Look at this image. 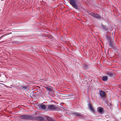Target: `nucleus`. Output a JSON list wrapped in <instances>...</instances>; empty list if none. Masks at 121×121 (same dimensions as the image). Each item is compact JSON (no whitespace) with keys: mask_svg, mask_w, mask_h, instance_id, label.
<instances>
[{"mask_svg":"<svg viewBox=\"0 0 121 121\" xmlns=\"http://www.w3.org/2000/svg\"><path fill=\"white\" fill-rule=\"evenodd\" d=\"M9 33H7L6 34H4V35L5 36L7 35H8L9 34Z\"/></svg>","mask_w":121,"mask_h":121,"instance_id":"nucleus-20","label":"nucleus"},{"mask_svg":"<svg viewBox=\"0 0 121 121\" xmlns=\"http://www.w3.org/2000/svg\"><path fill=\"white\" fill-rule=\"evenodd\" d=\"M69 3L75 9H78V6L77 5V2L76 0H69Z\"/></svg>","mask_w":121,"mask_h":121,"instance_id":"nucleus-3","label":"nucleus"},{"mask_svg":"<svg viewBox=\"0 0 121 121\" xmlns=\"http://www.w3.org/2000/svg\"><path fill=\"white\" fill-rule=\"evenodd\" d=\"M88 108L91 111L93 112H94V110L91 104H90L88 105Z\"/></svg>","mask_w":121,"mask_h":121,"instance_id":"nucleus-10","label":"nucleus"},{"mask_svg":"<svg viewBox=\"0 0 121 121\" xmlns=\"http://www.w3.org/2000/svg\"><path fill=\"white\" fill-rule=\"evenodd\" d=\"M45 119L43 117H33L32 115V121L36 120L39 121H44Z\"/></svg>","mask_w":121,"mask_h":121,"instance_id":"nucleus-4","label":"nucleus"},{"mask_svg":"<svg viewBox=\"0 0 121 121\" xmlns=\"http://www.w3.org/2000/svg\"><path fill=\"white\" fill-rule=\"evenodd\" d=\"M107 36H108L107 35L106 36V37H107Z\"/></svg>","mask_w":121,"mask_h":121,"instance_id":"nucleus-23","label":"nucleus"},{"mask_svg":"<svg viewBox=\"0 0 121 121\" xmlns=\"http://www.w3.org/2000/svg\"><path fill=\"white\" fill-rule=\"evenodd\" d=\"M99 95L100 98H101L103 100H104L107 105H108L109 106V104L110 106L111 105V104L110 103L109 104L107 101L106 100V93L104 92L102 90L100 91Z\"/></svg>","mask_w":121,"mask_h":121,"instance_id":"nucleus-1","label":"nucleus"},{"mask_svg":"<svg viewBox=\"0 0 121 121\" xmlns=\"http://www.w3.org/2000/svg\"><path fill=\"white\" fill-rule=\"evenodd\" d=\"M40 107L41 109L44 110H45L46 108V105L44 104L40 105Z\"/></svg>","mask_w":121,"mask_h":121,"instance_id":"nucleus-11","label":"nucleus"},{"mask_svg":"<svg viewBox=\"0 0 121 121\" xmlns=\"http://www.w3.org/2000/svg\"><path fill=\"white\" fill-rule=\"evenodd\" d=\"M99 112L101 114H102L103 113V109L101 108H99L98 110Z\"/></svg>","mask_w":121,"mask_h":121,"instance_id":"nucleus-17","label":"nucleus"},{"mask_svg":"<svg viewBox=\"0 0 121 121\" xmlns=\"http://www.w3.org/2000/svg\"><path fill=\"white\" fill-rule=\"evenodd\" d=\"M45 118L49 121H54V120L52 118L48 116H45Z\"/></svg>","mask_w":121,"mask_h":121,"instance_id":"nucleus-13","label":"nucleus"},{"mask_svg":"<svg viewBox=\"0 0 121 121\" xmlns=\"http://www.w3.org/2000/svg\"><path fill=\"white\" fill-rule=\"evenodd\" d=\"M1 42V41L0 42Z\"/></svg>","mask_w":121,"mask_h":121,"instance_id":"nucleus-24","label":"nucleus"},{"mask_svg":"<svg viewBox=\"0 0 121 121\" xmlns=\"http://www.w3.org/2000/svg\"><path fill=\"white\" fill-rule=\"evenodd\" d=\"M109 46L112 48H114L113 46L114 43L113 42H112L111 40H110L108 42Z\"/></svg>","mask_w":121,"mask_h":121,"instance_id":"nucleus-8","label":"nucleus"},{"mask_svg":"<svg viewBox=\"0 0 121 121\" xmlns=\"http://www.w3.org/2000/svg\"><path fill=\"white\" fill-rule=\"evenodd\" d=\"M89 65H84L83 66V67L87 69H88L89 68Z\"/></svg>","mask_w":121,"mask_h":121,"instance_id":"nucleus-18","label":"nucleus"},{"mask_svg":"<svg viewBox=\"0 0 121 121\" xmlns=\"http://www.w3.org/2000/svg\"><path fill=\"white\" fill-rule=\"evenodd\" d=\"M108 79V78L107 76H103L102 78V79L104 81H106Z\"/></svg>","mask_w":121,"mask_h":121,"instance_id":"nucleus-15","label":"nucleus"},{"mask_svg":"<svg viewBox=\"0 0 121 121\" xmlns=\"http://www.w3.org/2000/svg\"><path fill=\"white\" fill-rule=\"evenodd\" d=\"M48 108L51 110H53L56 109L57 107L54 105L52 104L48 105Z\"/></svg>","mask_w":121,"mask_h":121,"instance_id":"nucleus-6","label":"nucleus"},{"mask_svg":"<svg viewBox=\"0 0 121 121\" xmlns=\"http://www.w3.org/2000/svg\"><path fill=\"white\" fill-rule=\"evenodd\" d=\"M89 14L96 18H101V17L99 14L97 13H94L92 12L91 13H89Z\"/></svg>","mask_w":121,"mask_h":121,"instance_id":"nucleus-5","label":"nucleus"},{"mask_svg":"<svg viewBox=\"0 0 121 121\" xmlns=\"http://www.w3.org/2000/svg\"><path fill=\"white\" fill-rule=\"evenodd\" d=\"M46 89L47 91H48L49 92H52L53 90L52 88H50L48 87H44Z\"/></svg>","mask_w":121,"mask_h":121,"instance_id":"nucleus-12","label":"nucleus"},{"mask_svg":"<svg viewBox=\"0 0 121 121\" xmlns=\"http://www.w3.org/2000/svg\"><path fill=\"white\" fill-rule=\"evenodd\" d=\"M87 13H89L90 12V11H87Z\"/></svg>","mask_w":121,"mask_h":121,"instance_id":"nucleus-21","label":"nucleus"},{"mask_svg":"<svg viewBox=\"0 0 121 121\" xmlns=\"http://www.w3.org/2000/svg\"><path fill=\"white\" fill-rule=\"evenodd\" d=\"M102 27L103 29L105 30H108V28L107 27L103 24L102 25Z\"/></svg>","mask_w":121,"mask_h":121,"instance_id":"nucleus-14","label":"nucleus"},{"mask_svg":"<svg viewBox=\"0 0 121 121\" xmlns=\"http://www.w3.org/2000/svg\"><path fill=\"white\" fill-rule=\"evenodd\" d=\"M32 115H23L20 116L21 119L27 120H32Z\"/></svg>","mask_w":121,"mask_h":121,"instance_id":"nucleus-2","label":"nucleus"},{"mask_svg":"<svg viewBox=\"0 0 121 121\" xmlns=\"http://www.w3.org/2000/svg\"><path fill=\"white\" fill-rule=\"evenodd\" d=\"M107 74L110 77H112L114 76H115L116 75L115 73H114L108 72L107 73Z\"/></svg>","mask_w":121,"mask_h":121,"instance_id":"nucleus-9","label":"nucleus"},{"mask_svg":"<svg viewBox=\"0 0 121 121\" xmlns=\"http://www.w3.org/2000/svg\"><path fill=\"white\" fill-rule=\"evenodd\" d=\"M2 31V30H0V32H1Z\"/></svg>","mask_w":121,"mask_h":121,"instance_id":"nucleus-22","label":"nucleus"},{"mask_svg":"<svg viewBox=\"0 0 121 121\" xmlns=\"http://www.w3.org/2000/svg\"><path fill=\"white\" fill-rule=\"evenodd\" d=\"M21 89L22 90H26L27 89V86H21Z\"/></svg>","mask_w":121,"mask_h":121,"instance_id":"nucleus-16","label":"nucleus"},{"mask_svg":"<svg viewBox=\"0 0 121 121\" xmlns=\"http://www.w3.org/2000/svg\"><path fill=\"white\" fill-rule=\"evenodd\" d=\"M5 36L4 35H3L0 38V39L1 38H2L3 37H4Z\"/></svg>","mask_w":121,"mask_h":121,"instance_id":"nucleus-19","label":"nucleus"},{"mask_svg":"<svg viewBox=\"0 0 121 121\" xmlns=\"http://www.w3.org/2000/svg\"><path fill=\"white\" fill-rule=\"evenodd\" d=\"M72 114L73 115H74L75 116L77 117H81L82 116V115L80 113H79L77 112H75L73 113H72Z\"/></svg>","mask_w":121,"mask_h":121,"instance_id":"nucleus-7","label":"nucleus"}]
</instances>
